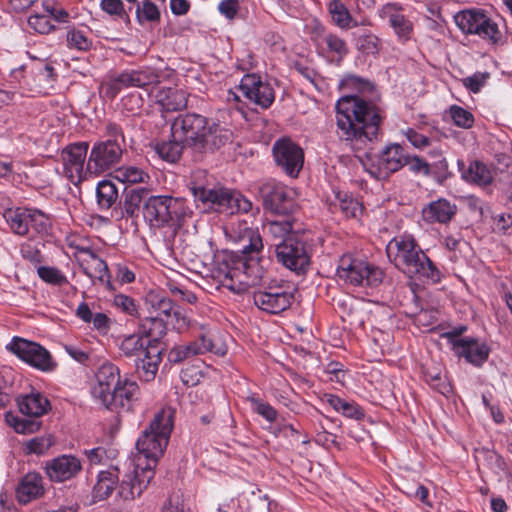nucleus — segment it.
Masks as SVG:
<instances>
[{
    "instance_id": "1",
    "label": "nucleus",
    "mask_w": 512,
    "mask_h": 512,
    "mask_svg": "<svg viewBox=\"0 0 512 512\" xmlns=\"http://www.w3.org/2000/svg\"><path fill=\"white\" fill-rule=\"evenodd\" d=\"M385 119V111L373 98L346 95L335 105V133L341 142L360 150L376 141Z\"/></svg>"
},
{
    "instance_id": "2",
    "label": "nucleus",
    "mask_w": 512,
    "mask_h": 512,
    "mask_svg": "<svg viewBox=\"0 0 512 512\" xmlns=\"http://www.w3.org/2000/svg\"><path fill=\"white\" fill-rule=\"evenodd\" d=\"M240 253L226 252L218 261L217 277L231 290L235 284L249 287L260 283L266 273L270 261L262 255L263 241L257 230L247 228L244 231Z\"/></svg>"
},
{
    "instance_id": "3",
    "label": "nucleus",
    "mask_w": 512,
    "mask_h": 512,
    "mask_svg": "<svg viewBox=\"0 0 512 512\" xmlns=\"http://www.w3.org/2000/svg\"><path fill=\"white\" fill-rule=\"evenodd\" d=\"M389 261L401 272L423 282L439 283L442 273L412 235L393 237L386 245Z\"/></svg>"
},
{
    "instance_id": "4",
    "label": "nucleus",
    "mask_w": 512,
    "mask_h": 512,
    "mask_svg": "<svg viewBox=\"0 0 512 512\" xmlns=\"http://www.w3.org/2000/svg\"><path fill=\"white\" fill-rule=\"evenodd\" d=\"M172 137L182 139L197 152L214 151L230 139L228 130L196 113L178 115L171 124Z\"/></svg>"
},
{
    "instance_id": "5",
    "label": "nucleus",
    "mask_w": 512,
    "mask_h": 512,
    "mask_svg": "<svg viewBox=\"0 0 512 512\" xmlns=\"http://www.w3.org/2000/svg\"><path fill=\"white\" fill-rule=\"evenodd\" d=\"M172 428L173 421L169 412L162 410L155 415L136 442L137 453L132 462L136 463L138 469L154 471L168 445Z\"/></svg>"
},
{
    "instance_id": "6",
    "label": "nucleus",
    "mask_w": 512,
    "mask_h": 512,
    "mask_svg": "<svg viewBox=\"0 0 512 512\" xmlns=\"http://www.w3.org/2000/svg\"><path fill=\"white\" fill-rule=\"evenodd\" d=\"M191 214L185 199L169 195H148L143 206L144 220L153 228H178Z\"/></svg>"
},
{
    "instance_id": "7",
    "label": "nucleus",
    "mask_w": 512,
    "mask_h": 512,
    "mask_svg": "<svg viewBox=\"0 0 512 512\" xmlns=\"http://www.w3.org/2000/svg\"><path fill=\"white\" fill-rule=\"evenodd\" d=\"M453 20L463 34L478 36L483 41L494 45H501L505 42L499 27V21H504V19L493 18L483 9L471 8L458 11L453 16Z\"/></svg>"
},
{
    "instance_id": "8",
    "label": "nucleus",
    "mask_w": 512,
    "mask_h": 512,
    "mask_svg": "<svg viewBox=\"0 0 512 512\" xmlns=\"http://www.w3.org/2000/svg\"><path fill=\"white\" fill-rule=\"evenodd\" d=\"M195 201L219 213H247L252 209V202L238 191L227 188H207L192 186L190 188Z\"/></svg>"
},
{
    "instance_id": "9",
    "label": "nucleus",
    "mask_w": 512,
    "mask_h": 512,
    "mask_svg": "<svg viewBox=\"0 0 512 512\" xmlns=\"http://www.w3.org/2000/svg\"><path fill=\"white\" fill-rule=\"evenodd\" d=\"M158 82L159 72L152 67L124 69L105 77L100 85V94L112 101L125 89L145 88Z\"/></svg>"
},
{
    "instance_id": "10",
    "label": "nucleus",
    "mask_w": 512,
    "mask_h": 512,
    "mask_svg": "<svg viewBox=\"0 0 512 512\" xmlns=\"http://www.w3.org/2000/svg\"><path fill=\"white\" fill-rule=\"evenodd\" d=\"M263 207L279 215H291L299 209V193L296 188L270 179L259 187Z\"/></svg>"
},
{
    "instance_id": "11",
    "label": "nucleus",
    "mask_w": 512,
    "mask_h": 512,
    "mask_svg": "<svg viewBox=\"0 0 512 512\" xmlns=\"http://www.w3.org/2000/svg\"><path fill=\"white\" fill-rule=\"evenodd\" d=\"M337 276L344 282L353 286H378L384 277V272L351 255H343L339 259Z\"/></svg>"
},
{
    "instance_id": "12",
    "label": "nucleus",
    "mask_w": 512,
    "mask_h": 512,
    "mask_svg": "<svg viewBox=\"0 0 512 512\" xmlns=\"http://www.w3.org/2000/svg\"><path fill=\"white\" fill-rule=\"evenodd\" d=\"M406 163L407 155L403 147L397 143L387 145L379 154L368 156L362 162L365 171L377 180L388 178L392 173L399 171Z\"/></svg>"
},
{
    "instance_id": "13",
    "label": "nucleus",
    "mask_w": 512,
    "mask_h": 512,
    "mask_svg": "<svg viewBox=\"0 0 512 512\" xmlns=\"http://www.w3.org/2000/svg\"><path fill=\"white\" fill-rule=\"evenodd\" d=\"M294 299V288L285 282L270 283L253 293L255 306L272 315L281 314L289 309Z\"/></svg>"
},
{
    "instance_id": "14",
    "label": "nucleus",
    "mask_w": 512,
    "mask_h": 512,
    "mask_svg": "<svg viewBox=\"0 0 512 512\" xmlns=\"http://www.w3.org/2000/svg\"><path fill=\"white\" fill-rule=\"evenodd\" d=\"M272 156L276 167L287 177L296 179L304 165L302 147L290 137L283 136L272 145Z\"/></svg>"
},
{
    "instance_id": "15",
    "label": "nucleus",
    "mask_w": 512,
    "mask_h": 512,
    "mask_svg": "<svg viewBox=\"0 0 512 512\" xmlns=\"http://www.w3.org/2000/svg\"><path fill=\"white\" fill-rule=\"evenodd\" d=\"M6 349L31 367L43 372H52L57 363L50 352L40 344L21 337H13Z\"/></svg>"
},
{
    "instance_id": "16",
    "label": "nucleus",
    "mask_w": 512,
    "mask_h": 512,
    "mask_svg": "<svg viewBox=\"0 0 512 512\" xmlns=\"http://www.w3.org/2000/svg\"><path fill=\"white\" fill-rule=\"evenodd\" d=\"M88 149L89 143L83 141L69 144L61 151L63 174L75 185L92 176L87 171Z\"/></svg>"
},
{
    "instance_id": "17",
    "label": "nucleus",
    "mask_w": 512,
    "mask_h": 512,
    "mask_svg": "<svg viewBox=\"0 0 512 512\" xmlns=\"http://www.w3.org/2000/svg\"><path fill=\"white\" fill-rule=\"evenodd\" d=\"M277 260L286 268L297 274L305 273L310 265L305 242L290 236L276 245Z\"/></svg>"
},
{
    "instance_id": "18",
    "label": "nucleus",
    "mask_w": 512,
    "mask_h": 512,
    "mask_svg": "<svg viewBox=\"0 0 512 512\" xmlns=\"http://www.w3.org/2000/svg\"><path fill=\"white\" fill-rule=\"evenodd\" d=\"M122 147L116 140L97 141L87 159V171L99 175L113 168L121 159Z\"/></svg>"
},
{
    "instance_id": "19",
    "label": "nucleus",
    "mask_w": 512,
    "mask_h": 512,
    "mask_svg": "<svg viewBox=\"0 0 512 512\" xmlns=\"http://www.w3.org/2000/svg\"><path fill=\"white\" fill-rule=\"evenodd\" d=\"M238 88L247 100L262 109L269 108L275 100V92L271 84L254 73L244 75Z\"/></svg>"
},
{
    "instance_id": "20",
    "label": "nucleus",
    "mask_w": 512,
    "mask_h": 512,
    "mask_svg": "<svg viewBox=\"0 0 512 512\" xmlns=\"http://www.w3.org/2000/svg\"><path fill=\"white\" fill-rule=\"evenodd\" d=\"M131 466L132 470L123 477L117 489L116 496L123 501H133L140 497L155 475L152 470L138 469L132 461Z\"/></svg>"
},
{
    "instance_id": "21",
    "label": "nucleus",
    "mask_w": 512,
    "mask_h": 512,
    "mask_svg": "<svg viewBox=\"0 0 512 512\" xmlns=\"http://www.w3.org/2000/svg\"><path fill=\"white\" fill-rule=\"evenodd\" d=\"M138 394V384L124 378L115 385L113 391L108 395L107 401H103L100 405L111 411H130L138 399Z\"/></svg>"
},
{
    "instance_id": "22",
    "label": "nucleus",
    "mask_w": 512,
    "mask_h": 512,
    "mask_svg": "<svg viewBox=\"0 0 512 512\" xmlns=\"http://www.w3.org/2000/svg\"><path fill=\"white\" fill-rule=\"evenodd\" d=\"M148 195L149 190L142 187L126 190L118 205L112 209V217L116 220L138 218Z\"/></svg>"
},
{
    "instance_id": "23",
    "label": "nucleus",
    "mask_w": 512,
    "mask_h": 512,
    "mask_svg": "<svg viewBox=\"0 0 512 512\" xmlns=\"http://www.w3.org/2000/svg\"><path fill=\"white\" fill-rule=\"evenodd\" d=\"M122 379L120 369L113 363H104L96 373V383L91 387L93 399L100 405Z\"/></svg>"
},
{
    "instance_id": "24",
    "label": "nucleus",
    "mask_w": 512,
    "mask_h": 512,
    "mask_svg": "<svg viewBox=\"0 0 512 512\" xmlns=\"http://www.w3.org/2000/svg\"><path fill=\"white\" fill-rule=\"evenodd\" d=\"M46 473L53 482H65L76 477L81 469V461L72 455H61L46 462Z\"/></svg>"
},
{
    "instance_id": "25",
    "label": "nucleus",
    "mask_w": 512,
    "mask_h": 512,
    "mask_svg": "<svg viewBox=\"0 0 512 512\" xmlns=\"http://www.w3.org/2000/svg\"><path fill=\"white\" fill-rule=\"evenodd\" d=\"M454 354L475 367H481L490 354V348L485 342L473 337H463L454 345Z\"/></svg>"
},
{
    "instance_id": "26",
    "label": "nucleus",
    "mask_w": 512,
    "mask_h": 512,
    "mask_svg": "<svg viewBox=\"0 0 512 512\" xmlns=\"http://www.w3.org/2000/svg\"><path fill=\"white\" fill-rule=\"evenodd\" d=\"M155 308L157 310V316L147 319V322L151 326L146 333H148L150 337L160 339L166 334V325L170 323L172 315L178 318L180 311L172 300L166 297L159 298Z\"/></svg>"
},
{
    "instance_id": "27",
    "label": "nucleus",
    "mask_w": 512,
    "mask_h": 512,
    "mask_svg": "<svg viewBox=\"0 0 512 512\" xmlns=\"http://www.w3.org/2000/svg\"><path fill=\"white\" fill-rule=\"evenodd\" d=\"M145 354H143L137 364V373L140 380L150 382L155 379L158 372L159 364L162 360L163 348L158 338H153L147 342Z\"/></svg>"
},
{
    "instance_id": "28",
    "label": "nucleus",
    "mask_w": 512,
    "mask_h": 512,
    "mask_svg": "<svg viewBox=\"0 0 512 512\" xmlns=\"http://www.w3.org/2000/svg\"><path fill=\"white\" fill-rule=\"evenodd\" d=\"M213 350L214 344L212 339L202 333L197 339L188 344L174 346L168 352L167 358L170 363L177 364L192 356L202 355Z\"/></svg>"
},
{
    "instance_id": "29",
    "label": "nucleus",
    "mask_w": 512,
    "mask_h": 512,
    "mask_svg": "<svg viewBox=\"0 0 512 512\" xmlns=\"http://www.w3.org/2000/svg\"><path fill=\"white\" fill-rule=\"evenodd\" d=\"M151 86V94L163 111H179L187 106V98L183 90L160 86V81Z\"/></svg>"
},
{
    "instance_id": "30",
    "label": "nucleus",
    "mask_w": 512,
    "mask_h": 512,
    "mask_svg": "<svg viewBox=\"0 0 512 512\" xmlns=\"http://www.w3.org/2000/svg\"><path fill=\"white\" fill-rule=\"evenodd\" d=\"M457 213V206L445 198L431 201L422 208V219L428 224H447Z\"/></svg>"
},
{
    "instance_id": "31",
    "label": "nucleus",
    "mask_w": 512,
    "mask_h": 512,
    "mask_svg": "<svg viewBox=\"0 0 512 512\" xmlns=\"http://www.w3.org/2000/svg\"><path fill=\"white\" fill-rule=\"evenodd\" d=\"M44 494L43 477L36 472H29L24 475L16 488V498L23 505L41 498Z\"/></svg>"
},
{
    "instance_id": "32",
    "label": "nucleus",
    "mask_w": 512,
    "mask_h": 512,
    "mask_svg": "<svg viewBox=\"0 0 512 512\" xmlns=\"http://www.w3.org/2000/svg\"><path fill=\"white\" fill-rule=\"evenodd\" d=\"M19 411L29 418H40L51 410V403L48 398L39 391H32L29 394L20 395L17 398Z\"/></svg>"
},
{
    "instance_id": "33",
    "label": "nucleus",
    "mask_w": 512,
    "mask_h": 512,
    "mask_svg": "<svg viewBox=\"0 0 512 512\" xmlns=\"http://www.w3.org/2000/svg\"><path fill=\"white\" fill-rule=\"evenodd\" d=\"M81 252L86 256L80 264L84 274L93 281L110 284L111 275L107 263L91 248L82 249Z\"/></svg>"
},
{
    "instance_id": "34",
    "label": "nucleus",
    "mask_w": 512,
    "mask_h": 512,
    "mask_svg": "<svg viewBox=\"0 0 512 512\" xmlns=\"http://www.w3.org/2000/svg\"><path fill=\"white\" fill-rule=\"evenodd\" d=\"M398 3H387L381 9V16L388 18L391 27L400 39L407 40L412 33V23L401 13Z\"/></svg>"
},
{
    "instance_id": "35",
    "label": "nucleus",
    "mask_w": 512,
    "mask_h": 512,
    "mask_svg": "<svg viewBox=\"0 0 512 512\" xmlns=\"http://www.w3.org/2000/svg\"><path fill=\"white\" fill-rule=\"evenodd\" d=\"M320 401L329 405L335 412L340 413L346 418L357 421H361L365 418V410L355 401H346L331 393H324L320 397Z\"/></svg>"
},
{
    "instance_id": "36",
    "label": "nucleus",
    "mask_w": 512,
    "mask_h": 512,
    "mask_svg": "<svg viewBox=\"0 0 512 512\" xmlns=\"http://www.w3.org/2000/svg\"><path fill=\"white\" fill-rule=\"evenodd\" d=\"M327 10L332 23L342 30H349L359 25H367L369 21L364 19L358 22L351 14L346 4L341 0H331L327 3Z\"/></svg>"
},
{
    "instance_id": "37",
    "label": "nucleus",
    "mask_w": 512,
    "mask_h": 512,
    "mask_svg": "<svg viewBox=\"0 0 512 512\" xmlns=\"http://www.w3.org/2000/svg\"><path fill=\"white\" fill-rule=\"evenodd\" d=\"M27 228L28 229L24 237H27L29 240H43L51 231V218L43 211L31 208L27 220Z\"/></svg>"
},
{
    "instance_id": "38",
    "label": "nucleus",
    "mask_w": 512,
    "mask_h": 512,
    "mask_svg": "<svg viewBox=\"0 0 512 512\" xmlns=\"http://www.w3.org/2000/svg\"><path fill=\"white\" fill-rule=\"evenodd\" d=\"M75 315L84 323H92L93 328L100 334L106 335L112 326V320L105 313H93L86 302H81Z\"/></svg>"
},
{
    "instance_id": "39",
    "label": "nucleus",
    "mask_w": 512,
    "mask_h": 512,
    "mask_svg": "<svg viewBox=\"0 0 512 512\" xmlns=\"http://www.w3.org/2000/svg\"><path fill=\"white\" fill-rule=\"evenodd\" d=\"M185 146L187 145L182 139H176L171 134L170 139L157 141L153 145V149L162 160L176 163L181 158Z\"/></svg>"
},
{
    "instance_id": "40",
    "label": "nucleus",
    "mask_w": 512,
    "mask_h": 512,
    "mask_svg": "<svg viewBox=\"0 0 512 512\" xmlns=\"http://www.w3.org/2000/svg\"><path fill=\"white\" fill-rule=\"evenodd\" d=\"M462 178L478 186H487L493 181L491 170L480 161L471 162L468 168L462 171Z\"/></svg>"
},
{
    "instance_id": "41",
    "label": "nucleus",
    "mask_w": 512,
    "mask_h": 512,
    "mask_svg": "<svg viewBox=\"0 0 512 512\" xmlns=\"http://www.w3.org/2000/svg\"><path fill=\"white\" fill-rule=\"evenodd\" d=\"M31 208H15L7 209L4 212V218L10 228V230L18 236L24 237L27 232V220L29 217Z\"/></svg>"
},
{
    "instance_id": "42",
    "label": "nucleus",
    "mask_w": 512,
    "mask_h": 512,
    "mask_svg": "<svg viewBox=\"0 0 512 512\" xmlns=\"http://www.w3.org/2000/svg\"><path fill=\"white\" fill-rule=\"evenodd\" d=\"M118 483V475L114 471H101L98 474L97 482L93 487V498L101 501L108 498L116 484Z\"/></svg>"
},
{
    "instance_id": "43",
    "label": "nucleus",
    "mask_w": 512,
    "mask_h": 512,
    "mask_svg": "<svg viewBox=\"0 0 512 512\" xmlns=\"http://www.w3.org/2000/svg\"><path fill=\"white\" fill-rule=\"evenodd\" d=\"M423 377L424 381L440 394L448 396L452 392L451 384L439 367L433 366L423 369Z\"/></svg>"
},
{
    "instance_id": "44",
    "label": "nucleus",
    "mask_w": 512,
    "mask_h": 512,
    "mask_svg": "<svg viewBox=\"0 0 512 512\" xmlns=\"http://www.w3.org/2000/svg\"><path fill=\"white\" fill-rule=\"evenodd\" d=\"M97 204L101 210H109L118 199V189L110 180H102L96 187Z\"/></svg>"
},
{
    "instance_id": "45",
    "label": "nucleus",
    "mask_w": 512,
    "mask_h": 512,
    "mask_svg": "<svg viewBox=\"0 0 512 512\" xmlns=\"http://www.w3.org/2000/svg\"><path fill=\"white\" fill-rule=\"evenodd\" d=\"M152 339L153 337L148 335L147 337L136 334L126 336L120 344V350L125 356H136L140 358L143 354H145V351L147 350V342Z\"/></svg>"
},
{
    "instance_id": "46",
    "label": "nucleus",
    "mask_w": 512,
    "mask_h": 512,
    "mask_svg": "<svg viewBox=\"0 0 512 512\" xmlns=\"http://www.w3.org/2000/svg\"><path fill=\"white\" fill-rule=\"evenodd\" d=\"M39 278L55 286H67L73 293L77 291L76 286L72 285L62 271L53 266H39L37 268Z\"/></svg>"
},
{
    "instance_id": "47",
    "label": "nucleus",
    "mask_w": 512,
    "mask_h": 512,
    "mask_svg": "<svg viewBox=\"0 0 512 512\" xmlns=\"http://www.w3.org/2000/svg\"><path fill=\"white\" fill-rule=\"evenodd\" d=\"M355 45L358 51L365 55H377L381 49L380 39L371 31L353 33Z\"/></svg>"
},
{
    "instance_id": "48",
    "label": "nucleus",
    "mask_w": 512,
    "mask_h": 512,
    "mask_svg": "<svg viewBox=\"0 0 512 512\" xmlns=\"http://www.w3.org/2000/svg\"><path fill=\"white\" fill-rule=\"evenodd\" d=\"M5 421L16 433L19 434L34 433L40 429L42 423L37 420V418H21L11 411L5 413Z\"/></svg>"
},
{
    "instance_id": "49",
    "label": "nucleus",
    "mask_w": 512,
    "mask_h": 512,
    "mask_svg": "<svg viewBox=\"0 0 512 512\" xmlns=\"http://www.w3.org/2000/svg\"><path fill=\"white\" fill-rule=\"evenodd\" d=\"M246 401L250 404L254 413L263 417L269 423H273L277 420V410L268 402L262 400L257 394L253 393L247 396Z\"/></svg>"
},
{
    "instance_id": "50",
    "label": "nucleus",
    "mask_w": 512,
    "mask_h": 512,
    "mask_svg": "<svg viewBox=\"0 0 512 512\" xmlns=\"http://www.w3.org/2000/svg\"><path fill=\"white\" fill-rule=\"evenodd\" d=\"M335 199L333 206L338 207L347 218L356 217L357 213L361 211V204L346 192H336Z\"/></svg>"
},
{
    "instance_id": "51",
    "label": "nucleus",
    "mask_w": 512,
    "mask_h": 512,
    "mask_svg": "<svg viewBox=\"0 0 512 512\" xmlns=\"http://www.w3.org/2000/svg\"><path fill=\"white\" fill-rule=\"evenodd\" d=\"M136 19L140 24L146 22H159L160 11L156 4L150 0H143L142 4H137Z\"/></svg>"
},
{
    "instance_id": "52",
    "label": "nucleus",
    "mask_w": 512,
    "mask_h": 512,
    "mask_svg": "<svg viewBox=\"0 0 512 512\" xmlns=\"http://www.w3.org/2000/svg\"><path fill=\"white\" fill-rule=\"evenodd\" d=\"M448 114L453 124L462 129H470L474 125V115L458 105H451Z\"/></svg>"
},
{
    "instance_id": "53",
    "label": "nucleus",
    "mask_w": 512,
    "mask_h": 512,
    "mask_svg": "<svg viewBox=\"0 0 512 512\" xmlns=\"http://www.w3.org/2000/svg\"><path fill=\"white\" fill-rule=\"evenodd\" d=\"M112 305L130 317H137L139 314L137 301L128 295L122 293L114 295Z\"/></svg>"
},
{
    "instance_id": "54",
    "label": "nucleus",
    "mask_w": 512,
    "mask_h": 512,
    "mask_svg": "<svg viewBox=\"0 0 512 512\" xmlns=\"http://www.w3.org/2000/svg\"><path fill=\"white\" fill-rule=\"evenodd\" d=\"M147 177L143 170L134 166H124L116 171V178L123 183H142Z\"/></svg>"
},
{
    "instance_id": "55",
    "label": "nucleus",
    "mask_w": 512,
    "mask_h": 512,
    "mask_svg": "<svg viewBox=\"0 0 512 512\" xmlns=\"http://www.w3.org/2000/svg\"><path fill=\"white\" fill-rule=\"evenodd\" d=\"M66 40L69 48L78 51H88L92 46V40L83 31L78 29L69 30Z\"/></svg>"
},
{
    "instance_id": "56",
    "label": "nucleus",
    "mask_w": 512,
    "mask_h": 512,
    "mask_svg": "<svg viewBox=\"0 0 512 512\" xmlns=\"http://www.w3.org/2000/svg\"><path fill=\"white\" fill-rule=\"evenodd\" d=\"M264 229L274 239H282V241L289 236L293 229V224L289 220L283 221H269L265 224Z\"/></svg>"
},
{
    "instance_id": "57",
    "label": "nucleus",
    "mask_w": 512,
    "mask_h": 512,
    "mask_svg": "<svg viewBox=\"0 0 512 512\" xmlns=\"http://www.w3.org/2000/svg\"><path fill=\"white\" fill-rule=\"evenodd\" d=\"M40 242L34 243L33 240H29L20 245V253L23 259L31 262L32 264H40L44 261L43 254L39 248ZM41 245L44 246L43 241Z\"/></svg>"
},
{
    "instance_id": "58",
    "label": "nucleus",
    "mask_w": 512,
    "mask_h": 512,
    "mask_svg": "<svg viewBox=\"0 0 512 512\" xmlns=\"http://www.w3.org/2000/svg\"><path fill=\"white\" fill-rule=\"evenodd\" d=\"M324 42L329 52L336 54L339 59H343L349 52L345 40L336 34H326Z\"/></svg>"
},
{
    "instance_id": "59",
    "label": "nucleus",
    "mask_w": 512,
    "mask_h": 512,
    "mask_svg": "<svg viewBox=\"0 0 512 512\" xmlns=\"http://www.w3.org/2000/svg\"><path fill=\"white\" fill-rule=\"evenodd\" d=\"M28 25L31 29L39 34H48L55 28L49 19V16L45 14L31 15L28 18Z\"/></svg>"
},
{
    "instance_id": "60",
    "label": "nucleus",
    "mask_w": 512,
    "mask_h": 512,
    "mask_svg": "<svg viewBox=\"0 0 512 512\" xmlns=\"http://www.w3.org/2000/svg\"><path fill=\"white\" fill-rule=\"evenodd\" d=\"M490 74L488 72H476L462 79L463 86L470 92L477 94L486 85Z\"/></svg>"
},
{
    "instance_id": "61",
    "label": "nucleus",
    "mask_w": 512,
    "mask_h": 512,
    "mask_svg": "<svg viewBox=\"0 0 512 512\" xmlns=\"http://www.w3.org/2000/svg\"><path fill=\"white\" fill-rule=\"evenodd\" d=\"M100 8L103 12L111 17H116L119 19L129 17L122 0H101Z\"/></svg>"
},
{
    "instance_id": "62",
    "label": "nucleus",
    "mask_w": 512,
    "mask_h": 512,
    "mask_svg": "<svg viewBox=\"0 0 512 512\" xmlns=\"http://www.w3.org/2000/svg\"><path fill=\"white\" fill-rule=\"evenodd\" d=\"M52 445L49 437H35L27 442L26 449L28 453L44 454Z\"/></svg>"
},
{
    "instance_id": "63",
    "label": "nucleus",
    "mask_w": 512,
    "mask_h": 512,
    "mask_svg": "<svg viewBox=\"0 0 512 512\" xmlns=\"http://www.w3.org/2000/svg\"><path fill=\"white\" fill-rule=\"evenodd\" d=\"M403 133L411 145L417 149H424L431 143L430 138L417 132L413 128H407Z\"/></svg>"
},
{
    "instance_id": "64",
    "label": "nucleus",
    "mask_w": 512,
    "mask_h": 512,
    "mask_svg": "<svg viewBox=\"0 0 512 512\" xmlns=\"http://www.w3.org/2000/svg\"><path fill=\"white\" fill-rule=\"evenodd\" d=\"M180 378L184 385L193 387L200 382L202 374L198 367L191 366L181 370Z\"/></svg>"
}]
</instances>
